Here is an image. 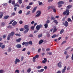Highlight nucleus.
<instances>
[{"instance_id": "nucleus-23", "label": "nucleus", "mask_w": 73, "mask_h": 73, "mask_svg": "<svg viewBox=\"0 0 73 73\" xmlns=\"http://www.w3.org/2000/svg\"><path fill=\"white\" fill-rule=\"evenodd\" d=\"M53 23H55L56 24H58V22L56 20H55L53 21Z\"/></svg>"}, {"instance_id": "nucleus-10", "label": "nucleus", "mask_w": 73, "mask_h": 73, "mask_svg": "<svg viewBox=\"0 0 73 73\" xmlns=\"http://www.w3.org/2000/svg\"><path fill=\"white\" fill-rule=\"evenodd\" d=\"M21 40V38H19L16 40V41L18 42H20Z\"/></svg>"}, {"instance_id": "nucleus-16", "label": "nucleus", "mask_w": 73, "mask_h": 73, "mask_svg": "<svg viewBox=\"0 0 73 73\" xmlns=\"http://www.w3.org/2000/svg\"><path fill=\"white\" fill-rule=\"evenodd\" d=\"M72 6L71 5H69L67 7V9H70V8H72Z\"/></svg>"}, {"instance_id": "nucleus-31", "label": "nucleus", "mask_w": 73, "mask_h": 73, "mask_svg": "<svg viewBox=\"0 0 73 73\" xmlns=\"http://www.w3.org/2000/svg\"><path fill=\"white\" fill-rule=\"evenodd\" d=\"M57 36V35L56 34H54L52 36V38H55Z\"/></svg>"}, {"instance_id": "nucleus-58", "label": "nucleus", "mask_w": 73, "mask_h": 73, "mask_svg": "<svg viewBox=\"0 0 73 73\" xmlns=\"http://www.w3.org/2000/svg\"><path fill=\"white\" fill-rule=\"evenodd\" d=\"M19 23L20 24H23V21H20L19 22Z\"/></svg>"}, {"instance_id": "nucleus-7", "label": "nucleus", "mask_w": 73, "mask_h": 73, "mask_svg": "<svg viewBox=\"0 0 73 73\" xmlns=\"http://www.w3.org/2000/svg\"><path fill=\"white\" fill-rule=\"evenodd\" d=\"M64 3V2L63 1H60L59 2H58V5H60L61 4H63Z\"/></svg>"}, {"instance_id": "nucleus-50", "label": "nucleus", "mask_w": 73, "mask_h": 73, "mask_svg": "<svg viewBox=\"0 0 73 73\" xmlns=\"http://www.w3.org/2000/svg\"><path fill=\"white\" fill-rule=\"evenodd\" d=\"M34 57H35V58H38V57H39V55H36Z\"/></svg>"}, {"instance_id": "nucleus-55", "label": "nucleus", "mask_w": 73, "mask_h": 73, "mask_svg": "<svg viewBox=\"0 0 73 73\" xmlns=\"http://www.w3.org/2000/svg\"><path fill=\"white\" fill-rule=\"evenodd\" d=\"M23 60H24V57L22 56L21 57V61H23Z\"/></svg>"}, {"instance_id": "nucleus-11", "label": "nucleus", "mask_w": 73, "mask_h": 73, "mask_svg": "<svg viewBox=\"0 0 73 73\" xmlns=\"http://www.w3.org/2000/svg\"><path fill=\"white\" fill-rule=\"evenodd\" d=\"M17 23L16 21H14L12 23V25L13 26H15L17 24Z\"/></svg>"}, {"instance_id": "nucleus-25", "label": "nucleus", "mask_w": 73, "mask_h": 73, "mask_svg": "<svg viewBox=\"0 0 73 73\" xmlns=\"http://www.w3.org/2000/svg\"><path fill=\"white\" fill-rule=\"evenodd\" d=\"M31 7L30 6L28 5L27 7L26 8L27 9H30V8H31Z\"/></svg>"}, {"instance_id": "nucleus-13", "label": "nucleus", "mask_w": 73, "mask_h": 73, "mask_svg": "<svg viewBox=\"0 0 73 73\" xmlns=\"http://www.w3.org/2000/svg\"><path fill=\"white\" fill-rule=\"evenodd\" d=\"M36 9H37V7H35L34 8L33 10L32 13H34L35 12V11H36Z\"/></svg>"}, {"instance_id": "nucleus-41", "label": "nucleus", "mask_w": 73, "mask_h": 73, "mask_svg": "<svg viewBox=\"0 0 73 73\" xmlns=\"http://www.w3.org/2000/svg\"><path fill=\"white\" fill-rule=\"evenodd\" d=\"M13 21H14V20L11 21L10 22V23L9 24V25L10 24H12V23H13Z\"/></svg>"}, {"instance_id": "nucleus-33", "label": "nucleus", "mask_w": 73, "mask_h": 73, "mask_svg": "<svg viewBox=\"0 0 73 73\" xmlns=\"http://www.w3.org/2000/svg\"><path fill=\"white\" fill-rule=\"evenodd\" d=\"M20 31H21V32H23V31H24V28H22L21 29H20Z\"/></svg>"}, {"instance_id": "nucleus-5", "label": "nucleus", "mask_w": 73, "mask_h": 73, "mask_svg": "<svg viewBox=\"0 0 73 73\" xmlns=\"http://www.w3.org/2000/svg\"><path fill=\"white\" fill-rule=\"evenodd\" d=\"M61 64H62V63L61 62H60L57 64L59 68H61L62 67V66H61Z\"/></svg>"}, {"instance_id": "nucleus-48", "label": "nucleus", "mask_w": 73, "mask_h": 73, "mask_svg": "<svg viewBox=\"0 0 73 73\" xmlns=\"http://www.w3.org/2000/svg\"><path fill=\"white\" fill-rule=\"evenodd\" d=\"M38 2L39 5H41L42 4V3L41 2H40V1H38Z\"/></svg>"}, {"instance_id": "nucleus-60", "label": "nucleus", "mask_w": 73, "mask_h": 73, "mask_svg": "<svg viewBox=\"0 0 73 73\" xmlns=\"http://www.w3.org/2000/svg\"><path fill=\"white\" fill-rule=\"evenodd\" d=\"M67 70H70V67L69 66H68V68H67Z\"/></svg>"}, {"instance_id": "nucleus-62", "label": "nucleus", "mask_w": 73, "mask_h": 73, "mask_svg": "<svg viewBox=\"0 0 73 73\" xmlns=\"http://www.w3.org/2000/svg\"><path fill=\"white\" fill-rule=\"evenodd\" d=\"M38 53H40V52H41V49L39 48L38 50Z\"/></svg>"}, {"instance_id": "nucleus-19", "label": "nucleus", "mask_w": 73, "mask_h": 73, "mask_svg": "<svg viewBox=\"0 0 73 73\" xmlns=\"http://www.w3.org/2000/svg\"><path fill=\"white\" fill-rule=\"evenodd\" d=\"M15 15H16V13L15 12H13L11 13V17H12V16H15Z\"/></svg>"}, {"instance_id": "nucleus-32", "label": "nucleus", "mask_w": 73, "mask_h": 73, "mask_svg": "<svg viewBox=\"0 0 73 73\" xmlns=\"http://www.w3.org/2000/svg\"><path fill=\"white\" fill-rule=\"evenodd\" d=\"M29 44H30V45H33V43H32V41H30L29 42Z\"/></svg>"}, {"instance_id": "nucleus-64", "label": "nucleus", "mask_w": 73, "mask_h": 73, "mask_svg": "<svg viewBox=\"0 0 73 73\" xmlns=\"http://www.w3.org/2000/svg\"><path fill=\"white\" fill-rule=\"evenodd\" d=\"M44 70L43 69H42L40 70V72L41 73Z\"/></svg>"}, {"instance_id": "nucleus-53", "label": "nucleus", "mask_w": 73, "mask_h": 73, "mask_svg": "<svg viewBox=\"0 0 73 73\" xmlns=\"http://www.w3.org/2000/svg\"><path fill=\"white\" fill-rule=\"evenodd\" d=\"M30 13V11H28L27 13H26V15L27 16L29 15V14Z\"/></svg>"}, {"instance_id": "nucleus-54", "label": "nucleus", "mask_w": 73, "mask_h": 73, "mask_svg": "<svg viewBox=\"0 0 73 73\" xmlns=\"http://www.w3.org/2000/svg\"><path fill=\"white\" fill-rule=\"evenodd\" d=\"M53 9V11L54 12V13H56V9L54 8Z\"/></svg>"}, {"instance_id": "nucleus-36", "label": "nucleus", "mask_w": 73, "mask_h": 73, "mask_svg": "<svg viewBox=\"0 0 73 73\" xmlns=\"http://www.w3.org/2000/svg\"><path fill=\"white\" fill-rule=\"evenodd\" d=\"M29 44V43L28 42H26L25 43V46H28Z\"/></svg>"}, {"instance_id": "nucleus-28", "label": "nucleus", "mask_w": 73, "mask_h": 73, "mask_svg": "<svg viewBox=\"0 0 73 73\" xmlns=\"http://www.w3.org/2000/svg\"><path fill=\"white\" fill-rule=\"evenodd\" d=\"M14 7H19V5L17 4H16L14 5Z\"/></svg>"}, {"instance_id": "nucleus-47", "label": "nucleus", "mask_w": 73, "mask_h": 73, "mask_svg": "<svg viewBox=\"0 0 73 73\" xmlns=\"http://www.w3.org/2000/svg\"><path fill=\"white\" fill-rule=\"evenodd\" d=\"M18 13L19 14H21L22 13V10H21L19 11Z\"/></svg>"}, {"instance_id": "nucleus-56", "label": "nucleus", "mask_w": 73, "mask_h": 73, "mask_svg": "<svg viewBox=\"0 0 73 73\" xmlns=\"http://www.w3.org/2000/svg\"><path fill=\"white\" fill-rule=\"evenodd\" d=\"M69 22L71 21V19L70 18H68L67 20Z\"/></svg>"}, {"instance_id": "nucleus-35", "label": "nucleus", "mask_w": 73, "mask_h": 73, "mask_svg": "<svg viewBox=\"0 0 73 73\" xmlns=\"http://www.w3.org/2000/svg\"><path fill=\"white\" fill-rule=\"evenodd\" d=\"M57 31V29L56 28H54L53 32H56Z\"/></svg>"}, {"instance_id": "nucleus-38", "label": "nucleus", "mask_w": 73, "mask_h": 73, "mask_svg": "<svg viewBox=\"0 0 73 73\" xmlns=\"http://www.w3.org/2000/svg\"><path fill=\"white\" fill-rule=\"evenodd\" d=\"M0 47H1V48H2V49H4V48H5V45H3L2 46H1H1H0Z\"/></svg>"}, {"instance_id": "nucleus-51", "label": "nucleus", "mask_w": 73, "mask_h": 73, "mask_svg": "<svg viewBox=\"0 0 73 73\" xmlns=\"http://www.w3.org/2000/svg\"><path fill=\"white\" fill-rule=\"evenodd\" d=\"M71 48V46H70L68 47L66 49V50H68L69 49H70V48Z\"/></svg>"}, {"instance_id": "nucleus-27", "label": "nucleus", "mask_w": 73, "mask_h": 73, "mask_svg": "<svg viewBox=\"0 0 73 73\" xmlns=\"http://www.w3.org/2000/svg\"><path fill=\"white\" fill-rule=\"evenodd\" d=\"M10 34H9L7 37V39L8 40H10Z\"/></svg>"}, {"instance_id": "nucleus-18", "label": "nucleus", "mask_w": 73, "mask_h": 73, "mask_svg": "<svg viewBox=\"0 0 73 73\" xmlns=\"http://www.w3.org/2000/svg\"><path fill=\"white\" fill-rule=\"evenodd\" d=\"M24 28L25 29H29V26L28 25H26L25 26Z\"/></svg>"}, {"instance_id": "nucleus-20", "label": "nucleus", "mask_w": 73, "mask_h": 73, "mask_svg": "<svg viewBox=\"0 0 73 73\" xmlns=\"http://www.w3.org/2000/svg\"><path fill=\"white\" fill-rule=\"evenodd\" d=\"M36 30H37L38 31L40 29V27H39V26L38 25L36 26Z\"/></svg>"}, {"instance_id": "nucleus-8", "label": "nucleus", "mask_w": 73, "mask_h": 73, "mask_svg": "<svg viewBox=\"0 0 73 73\" xmlns=\"http://www.w3.org/2000/svg\"><path fill=\"white\" fill-rule=\"evenodd\" d=\"M16 46L17 48H21V44H18Z\"/></svg>"}, {"instance_id": "nucleus-2", "label": "nucleus", "mask_w": 73, "mask_h": 73, "mask_svg": "<svg viewBox=\"0 0 73 73\" xmlns=\"http://www.w3.org/2000/svg\"><path fill=\"white\" fill-rule=\"evenodd\" d=\"M36 13L37 14L35 16L36 17H38L41 15V11H38L36 12Z\"/></svg>"}, {"instance_id": "nucleus-24", "label": "nucleus", "mask_w": 73, "mask_h": 73, "mask_svg": "<svg viewBox=\"0 0 73 73\" xmlns=\"http://www.w3.org/2000/svg\"><path fill=\"white\" fill-rule=\"evenodd\" d=\"M42 36V34H40L38 36V38H40V37H41Z\"/></svg>"}, {"instance_id": "nucleus-57", "label": "nucleus", "mask_w": 73, "mask_h": 73, "mask_svg": "<svg viewBox=\"0 0 73 73\" xmlns=\"http://www.w3.org/2000/svg\"><path fill=\"white\" fill-rule=\"evenodd\" d=\"M29 37H33V35L32 34H31L30 35H29Z\"/></svg>"}, {"instance_id": "nucleus-44", "label": "nucleus", "mask_w": 73, "mask_h": 73, "mask_svg": "<svg viewBox=\"0 0 73 73\" xmlns=\"http://www.w3.org/2000/svg\"><path fill=\"white\" fill-rule=\"evenodd\" d=\"M1 25L2 26H4V25H5V23L4 22H2L1 23Z\"/></svg>"}, {"instance_id": "nucleus-49", "label": "nucleus", "mask_w": 73, "mask_h": 73, "mask_svg": "<svg viewBox=\"0 0 73 73\" xmlns=\"http://www.w3.org/2000/svg\"><path fill=\"white\" fill-rule=\"evenodd\" d=\"M38 30H35L34 32V33H36L37 32H38Z\"/></svg>"}, {"instance_id": "nucleus-12", "label": "nucleus", "mask_w": 73, "mask_h": 73, "mask_svg": "<svg viewBox=\"0 0 73 73\" xmlns=\"http://www.w3.org/2000/svg\"><path fill=\"white\" fill-rule=\"evenodd\" d=\"M10 35V36H13L15 35V32H11Z\"/></svg>"}, {"instance_id": "nucleus-26", "label": "nucleus", "mask_w": 73, "mask_h": 73, "mask_svg": "<svg viewBox=\"0 0 73 73\" xmlns=\"http://www.w3.org/2000/svg\"><path fill=\"white\" fill-rule=\"evenodd\" d=\"M64 29H62L61 31H60V34H62V33H64Z\"/></svg>"}, {"instance_id": "nucleus-29", "label": "nucleus", "mask_w": 73, "mask_h": 73, "mask_svg": "<svg viewBox=\"0 0 73 73\" xmlns=\"http://www.w3.org/2000/svg\"><path fill=\"white\" fill-rule=\"evenodd\" d=\"M36 57H34L33 58V62H35L36 61Z\"/></svg>"}, {"instance_id": "nucleus-43", "label": "nucleus", "mask_w": 73, "mask_h": 73, "mask_svg": "<svg viewBox=\"0 0 73 73\" xmlns=\"http://www.w3.org/2000/svg\"><path fill=\"white\" fill-rule=\"evenodd\" d=\"M55 19V18H54V17H51V20H54Z\"/></svg>"}, {"instance_id": "nucleus-52", "label": "nucleus", "mask_w": 73, "mask_h": 73, "mask_svg": "<svg viewBox=\"0 0 73 73\" xmlns=\"http://www.w3.org/2000/svg\"><path fill=\"white\" fill-rule=\"evenodd\" d=\"M11 48H9L8 50V52H11Z\"/></svg>"}, {"instance_id": "nucleus-59", "label": "nucleus", "mask_w": 73, "mask_h": 73, "mask_svg": "<svg viewBox=\"0 0 73 73\" xmlns=\"http://www.w3.org/2000/svg\"><path fill=\"white\" fill-rule=\"evenodd\" d=\"M34 23L35 21H33L31 22V24H32V25H33V24H34Z\"/></svg>"}, {"instance_id": "nucleus-1", "label": "nucleus", "mask_w": 73, "mask_h": 73, "mask_svg": "<svg viewBox=\"0 0 73 73\" xmlns=\"http://www.w3.org/2000/svg\"><path fill=\"white\" fill-rule=\"evenodd\" d=\"M69 12V9H66V11H64L63 12V14L64 15H69V13H70Z\"/></svg>"}, {"instance_id": "nucleus-45", "label": "nucleus", "mask_w": 73, "mask_h": 73, "mask_svg": "<svg viewBox=\"0 0 73 73\" xmlns=\"http://www.w3.org/2000/svg\"><path fill=\"white\" fill-rule=\"evenodd\" d=\"M42 67V66H39L37 67V69H40V68H41Z\"/></svg>"}, {"instance_id": "nucleus-46", "label": "nucleus", "mask_w": 73, "mask_h": 73, "mask_svg": "<svg viewBox=\"0 0 73 73\" xmlns=\"http://www.w3.org/2000/svg\"><path fill=\"white\" fill-rule=\"evenodd\" d=\"M15 72H17V73H20V71H19V70H16L15 71Z\"/></svg>"}, {"instance_id": "nucleus-22", "label": "nucleus", "mask_w": 73, "mask_h": 73, "mask_svg": "<svg viewBox=\"0 0 73 73\" xmlns=\"http://www.w3.org/2000/svg\"><path fill=\"white\" fill-rule=\"evenodd\" d=\"M18 2L20 4H21L22 3V0H18Z\"/></svg>"}, {"instance_id": "nucleus-6", "label": "nucleus", "mask_w": 73, "mask_h": 73, "mask_svg": "<svg viewBox=\"0 0 73 73\" xmlns=\"http://www.w3.org/2000/svg\"><path fill=\"white\" fill-rule=\"evenodd\" d=\"M66 66H65V67H64V69L62 70V73H64V72H65V70H66Z\"/></svg>"}, {"instance_id": "nucleus-34", "label": "nucleus", "mask_w": 73, "mask_h": 73, "mask_svg": "<svg viewBox=\"0 0 73 73\" xmlns=\"http://www.w3.org/2000/svg\"><path fill=\"white\" fill-rule=\"evenodd\" d=\"M35 27L34 26H32L31 27V29L32 30H34V28Z\"/></svg>"}, {"instance_id": "nucleus-9", "label": "nucleus", "mask_w": 73, "mask_h": 73, "mask_svg": "<svg viewBox=\"0 0 73 73\" xmlns=\"http://www.w3.org/2000/svg\"><path fill=\"white\" fill-rule=\"evenodd\" d=\"M53 9V8H54V7L53 6H49L48 7V10H49V9Z\"/></svg>"}, {"instance_id": "nucleus-4", "label": "nucleus", "mask_w": 73, "mask_h": 73, "mask_svg": "<svg viewBox=\"0 0 73 73\" xmlns=\"http://www.w3.org/2000/svg\"><path fill=\"white\" fill-rule=\"evenodd\" d=\"M63 24L66 27H67L68 26V22L67 21L65 22V23H63Z\"/></svg>"}, {"instance_id": "nucleus-37", "label": "nucleus", "mask_w": 73, "mask_h": 73, "mask_svg": "<svg viewBox=\"0 0 73 73\" xmlns=\"http://www.w3.org/2000/svg\"><path fill=\"white\" fill-rule=\"evenodd\" d=\"M46 24H49V23H50V21L49 20H47V21H46Z\"/></svg>"}, {"instance_id": "nucleus-3", "label": "nucleus", "mask_w": 73, "mask_h": 73, "mask_svg": "<svg viewBox=\"0 0 73 73\" xmlns=\"http://www.w3.org/2000/svg\"><path fill=\"white\" fill-rule=\"evenodd\" d=\"M20 62V60L19 59L16 58L15 60V64H17V62Z\"/></svg>"}, {"instance_id": "nucleus-21", "label": "nucleus", "mask_w": 73, "mask_h": 73, "mask_svg": "<svg viewBox=\"0 0 73 73\" xmlns=\"http://www.w3.org/2000/svg\"><path fill=\"white\" fill-rule=\"evenodd\" d=\"M29 29H27L26 30H25L24 31L25 34L27 33V32H28V31H29Z\"/></svg>"}, {"instance_id": "nucleus-17", "label": "nucleus", "mask_w": 73, "mask_h": 73, "mask_svg": "<svg viewBox=\"0 0 73 73\" xmlns=\"http://www.w3.org/2000/svg\"><path fill=\"white\" fill-rule=\"evenodd\" d=\"M12 28H13L12 26L11 25H9L7 27V28L9 29H12Z\"/></svg>"}, {"instance_id": "nucleus-30", "label": "nucleus", "mask_w": 73, "mask_h": 73, "mask_svg": "<svg viewBox=\"0 0 73 73\" xmlns=\"http://www.w3.org/2000/svg\"><path fill=\"white\" fill-rule=\"evenodd\" d=\"M44 27L45 28H46L48 27V24L46 23L44 25Z\"/></svg>"}, {"instance_id": "nucleus-42", "label": "nucleus", "mask_w": 73, "mask_h": 73, "mask_svg": "<svg viewBox=\"0 0 73 73\" xmlns=\"http://www.w3.org/2000/svg\"><path fill=\"white\" fill-rule=\"evenodd\" d=\"M43 42V40H41L39 42V44H41Z\"/></svg>"}, {"instance_id": "nucleus-63", "label": "nucleus", "mask_w": 73, "mask_h": 73, "mask_svg": "<svg viewBox=\"0 0 73 73\" xmlns=\"http://www.w3.org/2000/svg\"><path fill=\"white\" fill-rule=\"evenodd\" d=\"M15 35H16L17 36H20V35L19 34H16Z\"/></svg>"}, {"instance_id": "nucleus-15", "label": "nucleus", "mask_w": 73, "mask_h": 73, "mask_svg": "<svg viewBox=\"0 0 73 73\" xmlns=\"http://www.w3.org/2000/svg\"><path fill=\"white\" fill-rule=\"evenodd\" d=\"M8 17H9V15H7L6 16H5L4 17V19L5 20H7L8 19Z\"/></svg>"}, {"instance_id": "nucleus-40", "label": "nucleus", "mask_w": 73, "mask_h": 73, "mask_svg": "<svg viewBox=\"0 0 73 73\" xmlns=\"http://www.w3.org/2000/svg\"><path fill=\"white\" fill-rule=\"evenodd\" d=\"M66 41L65 40L62 42L61 44V45H62L63 44H65V43H66Z\"/></svg>"}, {"instance_id": "nucleus-39", "label": "nucleus", "mask_w": 73, "mask_h": 73, "mask_svg": "<svg viewBox=\"0 0 73 73\" xmlns=\"http://www.w3.org/2000/svg\"><path fill=\"white\" fill-rule=\"evenodd\" d=\"M11 4L13 5H15V1H13L11 3Z\"/></svg>"}, {"instance_id": "nucleus-14", "label": "nucleus", "mask_w": 73, "mask_h": 73, "mask_svg": "<svg viewBox=\"0 0 73 73\" xmlns=\"http://www.w3.org/2000/svg\"><path fill=\"white\" fill-rule=\"evenodd\" d=\"M32 70V69L31 68H28L27 70V72L28 73H29L30 72H31V71Z\"/></svg>"}, {"instance_id": "nucleus-61", "label": "nucleus", "mask_w": 73, "mask_h": 73, "mask_svg": "<svg viewBox=\"0 0 73 73\" xmlns=\"http://www.w3.org/2000/svg\"><path fill=\"white\" fill-rule=\"evenodd\" d=\"M3 72H4V71H3V70H0V73H3Z\"/></svg>"}]
</instances>
